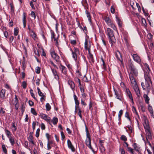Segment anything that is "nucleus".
Returning <instances> with one entry per match:
<instances>
[{"label": "nucleus", "mask_w": 154, "mask_h": 154, "mask_svg": "<svg viewBox=\"0 0 154 154\" xmlns=\"http://www.w3.org/2000/svg\"><path fill=\"white\" fill-rule=\"evenodd\" d=\"M144 78L145 81L141 82V86L144 90H147L148 94L150 90L151 85L152 83L149 72L145 73Z\"/></svg>", "instance_id": "obj_1"}, {"label": "nucleus", "mask_w": 154, "mask_h": 154, "mask_svg": "<svg viewBox=\"0 0 154 154\" xmlns=\"http://www.w3.org/2000/svg\"><path fill=\"white\" fill-rule=\"evenodd\" d=\"M106 33L109 37V42L113 44V42H114L116 40L113 33V31L109 28H107L106 31Z\"/></svg>", "instance_id": "obj_2"}, {"label": "nucleus", "mask_w": 154, "mask_h": 154, "mask_svg": "<svg viewBox=\"0 0 154 154\" xmlns=\"http://www.w3.org/2000/svg\"><path fill=\"white\" fill-rule=\"evenodd\" d=\"M129 67L131 69V72L135 76H137V75L138 72L137 69L135 67L134 65L132 63L131 61L129 62Z\"/></svg>", "instance_id": "obj_3"}, {"label": "nucleus", "mask_w": 154, "mask_h": 154, "mask_svg": "<svg viewBox=\"0 0 154 154\" xmlns=\"http://www.w3.org/2000/svg\"><path fill=\"white\" fill-rule=\"evenodd\" d=\"M70 50L72 55V58L75 61H76L77 60V56L80 53L79 49L78 48H75L74 51H73L71 49Z\"/></svg>", "instance_id": "obj_4"}, {"label": "nucleus", "mask_w": 154, "mask_h": 154, "mask_svg": "<svg viewBox=\"0 0 154 154\" xmlns=\"http://www.w3.org/2000/svg\"><path fill=\"white\" fill-rule=\"evenodd\" d=\"M115 92V95L116 96V97L120 101H122L123 100L122 94L120 92H118V91L114 88Z\"/></svg>", "instance_id": "obj_5"}, {"label": "nucleus", "mask_w": 154, "mask_h": 154, "mask_svg": "<svg viewBox=\"0 0 154 154\" xmlns=\"http://www.w3.org/2000/svg\"><path fill=\"white\" fill-rule=\"evenodd\" d=\"M51 57L56 62H58L60 61L59 56L54 51L51 52Z\"/></svg>", "instance_id": "obj_6"}, {"label": "nucleus", "mask_w": 154, "mask_h": 154, "mask_svg": "<svg viewBox=\"0 0 154 154\" xmlns=\"http://www.w3.org/2000/svg\"><path fill=\"white\" fill-rule=\"evenodd\" d=\"M39 116L41 118L44 119L47 122H48L49 124L50 125H51V122L50 121L51 118L50 117H48L47 115L43 113H40Z\"/></svg>", "instance_id": "obj_7"}, {"label": "nucleus", "mask_w": 154, "mask_h": 154, "mask_svg": "<svg viewBox=\"0 0 154 154\" xmlns=\"http://www.w3.org/2000/svg\"><path fill=\"white\" fill-rule=\"evenodd\" d=\"M131 55L134 60L139 64L141 63L140 57L137 54H131Z\"/></svg>", "instance_id": "obj_8"}, {"label": "nucleus", "mask_w": 154, "mask_h": 154, "mask_svg": "<svg viewBox=\"0 0 154 154\" xmlns=\"http://www.w3.org/2000/svg\"><path fill=\"white\" fill-rule=\"evenodd\" d=\"M134 89L135 92L138 98H140L141 96V94L140 90L137 85H135L134 87Z\"/></svg>", "instance_id": "obj_9"}, {"label": "nucleus", "mask_w": 154, "mask_h": 154, "mask_svg": "<svg viewBox=\"0 0 154 154\" xmlns=\"http://www.w3.org/2000/svg\"><path fill=\"white\" fill-rule=\"evenodd\" d=\"M125 92L126 93V95L129 98L131 101L132 103L134 104L133 99L132 95V94L129 89L127 88L126 89Z\"/></svg>", "instance_id": "obj_10"}, {"label": "nucleus", "mask_w": 154, "mask_h": 154, "mask_svg": "<svg viewBox=\"0 0 154 154\" xmlns=\"http://www.w3.org/2000/svg\"><path fill=\"white\" fill-rule=\"evenodd\" d=\"M143 125L145 129H148V128H149V127L148 124V120L147 118L145 116H144V117L143 119Z\"/></svg>", "instance_id": "obj_11"}, {"label": "nucleus", "mask_w": 154, "mask_h": 154, "mask_svg": "<svg viewBox=\"0 0 154 154\" xmlns=\"http://www.w3.org/2000/svg\"><path fill=\"white\" fill-rule=\"evenodd\" d=\"M91 138H86L85 140V144L86 145L91 149L93 152L94 150L92 147L91 144Z\"/></svg>", "instance_id": "obj_12"}, {"label": "nucleus", "mask_w": 154, "mask_h": 154, "mask_svg": "<svg viewBox=\"0 0 154 154\" xmlns=\"http://www.w3.org/2000/svg\"><path fill=\"white\" fill-rule=\"evenodd\" d=\"M123 35L124 36V39L125 41V43L128 47L129 46V43L128 42V33L127 32H123Z\"/></svg>", "instance_id": "obj_13"}, {"label": "nucleus", "mask_w": 154, "mask_h": 154, "mask_svg": "<svg viewBox=\"0 0 154 154\" xmlns=\"http://www.w3.org/2000/svg\"><path fill=\"white\" fill-rule=\"evenodd\" d=\"M129 77L131 81V83L132 84H134V85H137L136 82L134 77L133 75L131 72H130L129 74Z\"/></svg>", "instance_id": "obj_14"}, {"label": "nucleus", "mask_w": 154, "mask_h": 154, "mask_svg": "<svg viewBox=\"0 0 154 154\" xmlns=\"http://www.w3.org/2000/svg\"><path fill=\"white\" fill-rule=\"evenodd\" d=\"M145 131L146 134V139L147 141H148V139H152V136L151 133L149 130V128L148 129H146Z\"/></svg>", "instance_id": "obj_15"}, {"label": "nucleus", "mask_w": 154, "mask_h": 154, "mask_svg": "<svg viewBox=\"0 0 154 154\" xmlns=\"http://www.w3.org/2000/svg\"><path fill=\"white\" fill-rule=\"evenodd\" d=\"M59 68L60 69L63 73L65 75H66L67 73V70L66 67L61 64H60L59 66Z\"/></svg>", "instance_id": "obj_16"}, {"label": "nucleus", "mask_w": 154, "mask_h": 154, "mask_svg": "<svg viewBox=\"0 0 154 154\" xmlns=\"http://www.w3.org/2000/svg\"><path fill=\"white\" fill-rule=\"evenodd\" d=\"M67 143L69 148L71 149L72 151L74 152L75 151V149L69 140H68Z\"/></svg>", "instance_id": "obj_17"}, {"label": "nucleus", "mask_w": 154, "mask_h": 154, "mask_svg": "<svg viewBox=\"0 0 154 154\" xmlns=\"http://www.w3.org/2000/svg\"><path fill=\"white\" fill-rule=\"evenodd\" d=\"M51 70L53 74V75L54 76V78L57 79H58L59 78V76L57 74V70L51 68Z\"/></svg>", "instance_id": "obj_18"}, {"label": "nucleus", "mask_w": 154, "mask_h": 154, "mask_svg": "<svg viewBox=\"0 0 154 154\" xmlns=\"http://www.w3.org/2000/svg\"><path fill=\"white\" fill-rule=\"evenodd\" d=\"M6 90L4 89H2L0 92V98L2 99H4L5 98Z\"/></svg>", "instance_id": "obj_19"}, {"label": "nucleus", "mask_w": 154, "mask_h": 154, "mask_svg": "<svg viewBox=\"0 0 154 154\" xmlns=\"http://www.w3.org/2000/svg\"><path fill=\"white\" fill-rule=\"evenodd\" d=\"M68 84L69 85L70 88L72 90L74 89L75 85L73 82L69 79L68 81Z\"/></svg>", "instance_id": "obj_20"}, {"label": "nucleus", "mask_w": 154, "mask_h": 154, "mask_svg": "<svg viewBox=\"0 0 154 154\" xmlns=\"http://www.w3.org/2000/svg\"><path fill=\"white\" fill-rule=\"evenodd\" d=\"M116 19L119 26L120 28H122V21L118 17H117V16L116 17Z\"/></svg>", "instance_id": "obj_21"}, {"label": "nucleus", "mask_w": 154, "mask_h": 154, "mask_svg": "<svg viewBox=\"0 0 154 154\" xmlns=\"http://www.w3.org/2000/svg\"><path fill=\"white\" fill-rule=\"evenodd\" d=\"M133 146L134 148V149L138 152L139 153H140L141 151V150L140 149V148L137 146V144L136 143H134L133 144Z\"/></svg>", "instance_id": "obj_22"}, {"label": "nucleus", "mask_w": 154, "mask_h": 154, "mask_svg": "<svg viewBox=\"0 0 154 154\" xmlns=\"http://www.w3.org/2000/svg\"><path fill=\"white\" fill-rule=\"evenodd\" d=\"M143 98L145 100V102L147 104L149 103V101L150 100L149 97L148 96L147 94H144L143 96Z\"/></svg>", "instance_id": "obj_23"}, {"label": "nucleus", "mask_w": 154, "mask_h": 154, "mask_svg": "<svg viewBox=\"0 0 154 154\" xmlns=\"http://www.w3.org/2000/svg\"><path fill=\"white\" fill-rule=\"evenodd\" d=\"M103 18L105 21L106 23L108 25L109 24H110L112 22L109 17H104Z\"/></svg>", "instance_id": "obj_24"}, {"label": "nucleus", "mask_w": 154, "mask_h": 154, "mask_svg": "<svg viewBox=\"0 0 154 154\" xmlns=\"http://www.w3.org/2000/svg\"><path fill=\"white\" fill-rule=\"evenodd\" d=\"M17 124H16V125H15L14 122L12 123V125L11 126V129L12 130V131L13 132H15L17 130Z\"/></svg>", "instance_id": "obj_25"}, {"label": "nucleus", "mask_w": 154, "mask_h": 154, "mask_svg": "<svg viewBox=\"0 0 154 154\" xmlns=\"http://www.w3.org/2000/svg\"><path fill=\"white\" fill-rule=\"evenodd\" d=\"M26 14L24 12L23 14V24H26Z\"/></svg>", "instance_id": "obj_26"}, {"label": "nucleus", "mask_w": 154, "mask_h": 154, "mask_svg": "<svg viewBox=\"0 0 154 154\" xmlns=\"http://www.w3.org/2000/svg\"><path fill=\"white\" fill-rule=\"evenodd\" d=\"M10 143L12 146H13L15 144L14 139L12 136L8 138Z\"/></svg>", "instance_id": "obj_27"}, {"label": "nucleus", "mask_w": 154, "mask_h": 154, "mask_svg": "<svg viewBox=\"0 0 154 154\" xmlns=\"http://www.w3.org/2000/svg\"><path fill=\"white\" fill-rule=\"evenodd\" d=\"M28 140L29 141L31 142L32 144L34 145L35 143L33 141V137L32 135L29 136Z\"/></svg>", "instance_id": "obj_28"}, {"label": "nucleus", "mask_w": 154, "mask_h": 154, "mask_svg": "<svg viewBox=\"0 0 154 154\" xmlns=\"http://www.w3.org/2000/svg\"><path fill=\"white\" fill-rule=\"evenodd\" d=\"M148 110L150 114H152L153 112V110L152 106L150 104H148Z\"/></svg>", "instance_id": "obj_29"}, {"label": "nucleus", "mask_w": 154, "mask_h": 154, "mask_svg": "<svg viewBox=\"0 0 154 154\" xmlns=\"http://www.w3.org/2000/svg\"><path fill=\"white\" fill-rule=\"evenodd\" d=\"M58 121V119L57 117H54L53 118L52 120V122L54 124V125H55L56 124Z\"/></svg>", "instance_id": "obj_30"}, {"label": "nucleus", "mask_w": 154, "mask_h": 154, "mask_svg": "<svg viewBox=\"0 0 154 154\" xmlns=\"http://www.w3.org/2000/svg\"><path fill=\"white\" fill-rule=\"evenodd\" d=\"M85 13L89 22L91 23V17L90 13L87 10L86 11Z\"/></svg>", "instance_id": "obj_31"}, {"label": "nucleus", "mask_w": 154, "mask_h": 154, "mask_svg": "<svg viewBox=\"0 0 154 154\" xmlns=\"http://www.w3.org/2000/svg\"><path fill=\"white\" fill-rule=\"evenodd\" d=\"M5 132L7 137L9 138L11 136V134L10 132L8 130H5Z\"/></svg>", "instance_id": "obj_32"}, {"label": "nucleus", "mask_w": 154, "mask_h": 154, "mask_svg": "<svg viewBox=\"0 0 154 154\" xmlns=\"http://www.w3.org/2000/svg\"><path fill=\"white\" fill-rule=\"evenodd\" d=\"M136 3H137L136 2H130V4L133 9H136V8H135V5H136Z\"/></svg>", "instance_id": "obj_33"}, {"label": "nucleus", "mask_w": 154, "mask_h": 154, "mask_svg": "<svg viewBox=\"0 0 154 154\" xmlns=\"http://www.w3.org/2000/svg\"><path fill=\"white\" fill-rule=\"evenodd\" d=\"M2 148L4 152L5 153H7V150L5 146V144H2Z\"/></svg>", "instance_id": "obj_34"}, {"label": "nucleus", "mask_w": 154, "mask_h": 154, "mask_svg": "<svg viewBox=\"0 0 154 154\" xmlns=\"http://www.w3.org/2000/svg\"><path fill=\"white\" fill-rule=\"evenodd\" d=\"M46 109L48 111H49L51 109V107L50 104L48 103H47L45 105Z\"/></svg>", "instance_id": "obj_35"}, {"label": "nucleus", "mask_w": 154, "mask_h": 154, "mask_svg": "<svg viewBox=\"0 0 154 154\" xmlns=\"http://www.w3.org/2000/svg\"><path fill=\"white\" fill-rule=\"evenodd\" d=\"M142 22L143 24V26H146V19L144 18H142L141 19Z\"/></svg>", "instance_id": "obj_36"}, {"label": "nucleus", "mask_w": 154, "mask_h": 154, "mask_svg": "<svg viewBox=\"0 0 154 154\" xmlns=\"http://www.w3.org/2000/svg\"><path fill=\"white\" fill-rule=\"evenodd\" d=\"M108 25L110 26V27L114 30H116L117 28L115 25L112 22L110 24H109Z\"/></svg>", "instance_id": "obj_37"}, {"label": "nucleus", "mask_w": 154, "mask_h": 154, "mask_svg": "<svg viewBox=\"0 0 154 154\" xmlns=\"http://www.w3.org/2000/svg\"><path fill=\"white\" fill-rule=\"evenodd\" d=\"M31 112L33 115L35 116H36L37 115V113L36 112L35 109L33 108H31Z\"/></svg>", "instance_id": "obj_38"}, {"label": "nucleus", "mask_w": 154, "mask_h": 154, "mask_svg": "<svg viewBox=\"0 0 154 154\" xmlns=\"http://www.w3.org/2000/svg\"><path fill=\"white\" fill-rule=\"evenodd\" d=\"M21 86L23 87V88L25 89L27 86L26 82L25 81H23L22 82Z\"/></svg>", "instance_id": "obj_39"}, {"label": "nucleus", "mask_w": 154, "mask_h": 154, "mask_svg": "<svg viewBox=\"0 0 154 154\" xmlns=\"http://www.w3.org/2000/svg\"><path fill=\"white\" fill-rule=\"evenodd\" d=\"M123 114V110H121L119 111L118 115L119 120L120 121L121 119V116Z\"/></svg>", "instance_id": "obj_40"}, {"label": "nucleus", "mask_w": 154, "mask_h": 154, "mask_svg": "<svg viewBox=\"0 0 154 154\" xmlns=\"http://www.w3.org/2000/svg\"><path fill=\"white\" fill-rule=\"evenodd\" d=\"M37 89L38 90V93L40 96H41L44 95L43 94V93L41 91L40 88H39L38 87L37 88Z\"/></svg>", "instance_id": "obj_41"}, {"label": "nucleus", "mask_w": 154, "mask_h": 154, "mask_svg": "<svg viewBox=\"0 0 154 154\" xmlns=\"http://www.w3.org/2000/svg\"><path fill=\"white\" fill-rule=\"evenodd\" d=\"M51 38L52 39H54L55 38V34L54 32L52 30H51Z\"/></svg>", "instance_id": "obj_42"}, {"label": "nucleus", "mask_w": 154, "mask_h": 154, "mask_svg": "<svg viewBox=\"0 0 154 154\" xmlns=\"http://www.w3.org/2000/svg\"><path fill=\"white\" fill-rule=\"evenodd\" d=\"M33 91L32 89H31L30 90V92L31 96L35 100H36V99L35 97V95L33 92Z\"/></svg>", "instance_id": "obj_43"}, {"label": "nucleus", "mask_w": 154, "mask_h": 154, "mask_svg": "<svg viewBox=\"0 0 154 154\" xmlns=\"http://www.w3.org/2000/svg\"><path fill=\"white\" fill-rule=\"evenodd\" d=\"M89 48H90V47H88V42L87 40L86 39L85 42V48L86 50Z\"/></svg>", "instance_id": "obj_44"}, {"label": "nucleus", "mask_w": 154, "mask_h": 154, "mask_svg": "<svg viewBox=\"0 0 154 154\" xmlns=\"http://www.w3.org/2000/svg\"><path fill=\"white\" fill-rule=\"evenodd\" d=\"M41 68L37 66L35 68V72L36 73L39 74L40 72Z\"/></svg>", "instance_id": "obj_45"}, {"label": "nucleus", "mask_w": 154, "mask_h": 154, "mask_svg": "<svg viewBox=\"0 0 154 154\" xmlns=\"http://www.w3.org/2000/svg\"><path fill=\"white\" fill-rule=\"evenodd\" d=\"M110 10L111 12L112 13L114 14L115 12V8L114 5H112L111 6V8H110Z\"/></svg>", "instance_id": "obj_46"}, {"label": "nucleus", "mask_w": 154, "mask_h": 154, "mask_svg": "<svg viewBox=\"0 0 154 154\" xmlns=\"http://www.w3.org/2000/svg\"><path fill=\"white\" fill-rule=\"evenodd\" d=\"M14 106H15V109L17 110H18V108L19 107V104L18 103L16 102V103H14Z\"/></svg>", "instance_id": "obj_47"}, {"label": "nucleus", "mask_w": 154, "mask_h": 154, "mask_svg": "<svg viewBox=\"0 0 154 154\" xmlns=\"http://www.w3.org/2000/svg\"><path fill=\"white\" fill-rule=\"evenodd\" d=\"M25 109V107L23 103L21 106V110L22 114L24 112Z\"/></svg>", "instance_id": "obj_48"}, {"label": "nucleus", "mask_w": 154, "mask_h": 154, "mask_svg": "<svg viewBox=\"0 0 154 154\" xmlns=\"http://www.w3.org/2000/svg\"><path fill=\"white\" fill-rule=\"evenodd\" d=\"M25 58H24V57H23V61L22 62V68L23 70H24L25 67Z\"/></svg>", "instance_id": "obj_49"}, {"label": "nucleus", "mask_w": 154, "mask_h": 154, "mask_svg": "<svg viewBox=\"0 0 154 154\" xmlns=\"http://www.w3.org/2000/svg\"><path fill=\"white\" fill-rule=\"evenodd\" d=\"M121 139L125 141H126L127 140V138L126 136L124 135H122L121 137Z\"/></svg>", "instance_id": "obj_50"}, {"label": "nucleus", "mask_w": 154, "mask_h": 154, "mask_svg": "<svg viewBox=\"0 0 154 154\" xmlns=\"http://www.w3.org/2000/svg\"><path fill=\"white\" fill-rule=\"evenodd\" d=\"M40 131V129L39 128H38L36 131L35 136L37 137L39 136Z\"/></svg>", "instance_id": "obj_51"}, {"label": "nucleus", "mask_w": 154, "mask_h": 154, "mask_svg": "<svg viewBox=\"0 0 154 154\" xmlns=\"http://www.w3.org/2000/svg\"><path fill=\"white\" fill-rule=\"evenodd\" d=\"M125 117L127 118L128 119L130 122H131V119L130 117H129L128 113V112H126L125 113Z\"/></svg>", "instance_id": "obj_52"}, {"label": "nucleus", "mask_w": 154, "mask_h": 154, "mask_svg": "<svg viewBox=\"0 0 154 154\" xmlns=\"http://www.w3.org/2000/svg\"><path fill=\"white\" fill-rule=\"evenodd\" d=\"M128 151L131 153L132 154H134L133 149L130 147H128Z\"/></svg>", "instance_id": "obj_53"}, {"label": "nucleus", "mask_w": 154, "mask_h": 154, "mask_svg": "<svg viewBox=\"0 0 154 154\" xmlns=\"http://www.w3.org/2000/svg\"><path fill=\"white\" fill-rule=\"evenodd\" d=\"M133 109V112H134L135 113V114L138 117H139V116L138 115V113H137L136 108L134 106H133L132 107Z\"/></svg>", "instance_id": "obj_54"}, {"label": "nucleus", "mask_w": 154, "mask_h": 154, "mask_svg": "<svg viewBox=\"0 0 154 154\" xmlns=\"http://www.w3.org/2000/svg\"><path fill=\"white\" fill-rule=\"evenodd\" d=\"M18 30L16 28H15L14 29V35H18Z\"/></svg>", "instance_id": "obj_55"}, {"label": "nucleus", "mask_w": 154, "mask_h": 154, "mask_svg": "<svg viewBox=\"0 0 154 154\" xmlns=\"http://www.w3.org/2000/svg\"><path fill=\"white\" fill-rule=\"evenodd\" d=\"M89 60L91 61L94 62V59H93V55L92 54H90V56H89Z\"/></svg>", "instance_id": "obj_56"}, {"label": "nucleus", "mask_w": 154, "mask_h": 154, "mask_svg": "<svg viewBox=\"0 0 154 154\" xmlns=\"http://www.w3.org/2000/svg\"><path fill=\"white\" fill-rule=\"evenodd\" d=\"M31 15L32 17H33L34 19H35V18H36L35 14V12L34 11H32L31 12Z\"/></svg>", "instance_id": "obj_57"}, {"label": "nucleus", "mask_w": 154, "mask_h": 154, "mask_svg": "<svg viewBox=\"0 0 154 154\" xmlns=\"http://www.w3.org/2000/svg\"><path fill=\"white\" fill-rule=\"evenodd\" d=\"M40 98V101L41 102H43L45 99V95L41 96Z\"/></svg>", "instance_id": "obj_58"}, {"label": "nucleus", "mask_w": 154, "mask_h": 154, "mask_svg": "<svg viewBox=\"0 0 154 154\" xmlns=\"http://www.w3.org/2000/svg\"><path fill=\"white\" fill-rule=\"evenodd\" d=\"M93 106V103L91 101H90L89 104V109L91 110H92L93 109L92 108Z\"/></svg>", "instance_id": "obj_59"}, {"label": "nucleus", "mask_w": 154, "mask_h": 154, "mask_svg": "<svg viewBox=\"0 0 154 154\" xmlns=\"http://www.w3.org/2000/svg\"><path fill=\"white\" fill-rule=\"evenodd\" d=\"M136 6L137 7V8L138 9V10L139 12H141V8L140 7V6L139 5L138 3H136Z\"/></svg>", "instance_id": "obj_60"}, {"label": "nucleus", "mask_w": 154, "mask_h": 154, "mask_svg": "<svg viewBox=\"0 0 154 154\" xmlns=\"http://www.w3.org/2000/svg\"><path fill=\"white\" fill-rule=\"evenodd\" d=\"M36 123L35 122H33L32 124V128L33 130L35 129V127L36 125Z\"/></svg>", "instance_id": "obj_61"}, {"label": "nucleus", "mask_w": 154, "mask_h": 154, "mask_svg": "<svg viewBox=\"0 0 154 154\" xmlns=\"http://www.w3.org/2000/svg\"><path fill=\"white\" fill-rule=\"evenodd\" d=\"M61 136L62 140H63L65 138V136L64 135L63 132V131L61 132Z\"/></svg>", "instance_id": "obj_62"}, {"label": "nucleus", "mask_w": 154, "mask_h": 154, "mask_svg": "<svg viewBox=\"0 0 154 154\" xmlns=\"http://www.w3.org/2000/svg\"><path fill=\"white\" fill-rule=\"evenodd\" d=\"M29 104L30 106H32L34 105V102L32 101L29 100Z\"/></svg>", "instance_id": "obj_63"}, {"label": "nucleus", "mask_w": 154, "mask_h": 154, "mask_svg": "<svg viewBox=\"0 0 154 154\" xmlns=\"http://www.w3.org/2000/svg\"><path fill=\"white\" fill-rule=\"evenodd\" d=\"M14 37L13 36H11L9 38V41L10 43H11L13 41Z\"/></svg>", "instance_id": "obj_64"}]
</instances>
